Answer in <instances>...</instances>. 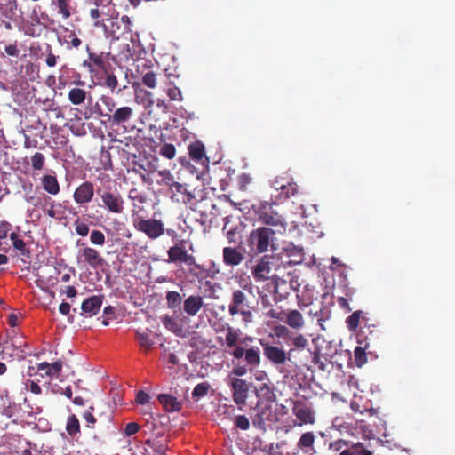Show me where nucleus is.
<instances>
[{
	"instance_id": "nucleus-7",
	"label": "nucleus",
	"mask_w": 455,
	"mask_h": 455,
	"mask_svg": "<svg viewBox=\"0 0 455 455\" xmlns=\"http://www.w3.org/2000/svg\"><path fill=\"white\" fill-rule=\"evenodd\" d=\"M245 291L250 294L253 293V285L251 283L243 286V290L237 289L233 291L228 305V313L231 316L238 315L242 308L249 307V301Z\"/></svg>"
},
{
	"instance_id": "nucleus-63",
	"label": "nucleus",
	"mask_w": 455,
	"mask_h": 455,
	"mask_svg": "<svg viewBox=\"0 0 455 455\" xmlns=\"http://www.w3.org/2000/svg\"><path fill=\"white\" fill-rule=\"evenodd\" d=\"M11 225L9 222L3 220L0 222V240L7 237Z\"/></svg>"
},
{
	"instance_id": "nucleus-32",
	"label": "nucleus",
	"mask_w": 455,
	"mask_h": 455,
	"mask_svg": "<svg viewBox=\"0 0 455 455\" xmlns=\"http://www.w3.org/2000/svg\"><path fill=\"white\" fill-rule=\"evenodd\" d=\"M165 299L168 308L172 310L180 309L182 297L178 291H167Z\"/></svg>"
},
{
	"instance_id": "nucleus-40",
	"label": "nucleus",
	"mask_w": 455,
	"mask_h": 455,
	"mask_svg": "<svg viewBox=\"0 0 455 455\" xmlns=\"http://www.w3.org/2000/svg\"><path fill=\"white\" fill-rule=\"evenodd\" d=\"M58 13L67 20L71 16L69 0H56Z\"/></svg>"
},
{
	"instance_id": "nucleus-26",
	"label": "nucleus",
	"mask_w": 455,
	"mask_h": 455,
	"mask_svg": "<svg viewBox=\"0 0 455 455\" xmlns=\"http://www.w3.org/2000/svg\"><path fill=\"white\" fill-rule=\"evenodd\" d=\"M285 318L283 321L291 328L299 330L304 327L305 321L302 314L299 310H291L287 314L284 313Z\"/></svg>"
},
{
	"instance_id": "nucleus-31",
	"label": "nucleus",
	"mask_w": 455,
	"mask_h": 455,
	"mask_svg": "<svg viewBox=\"0 0 455 455\" xmlns=\"http://www.w3.org/2000/svg\"><path fill=\"white\" fill-rule=\"evenodd\" d=\"M88 92L82 88L74 87L69 90L68 99L73 105H82L87 98Z\"/></svg>"
},
{
	"instance_id": "nucleus-47",
	"label": "nucleus",
	"mask_w": 455,
	"mask_h": 455,
	"mask_svg": "<svg viewBox=\"0 0 455 455\" xmlns=\"http://www.w3.org/2000/svg\"><path fill=\"white\" fill-rule=\"evenodd\" d=\"M24 389L26 391H30L32 394L36 395H39L42 394L41 387L35 381L30 379H27L23 381Z\"/></svg>"
},
{
	"instance_id": "nucleus-37",
	"label": "nucleus",
	"mask_w": 455,
	"mask_h": 455,
	"mask_svg": "<svg viewBox=\"0 0 455 455\" xmlns=\"http://www.w3.org/2000/svg\"><path fill=\"white\" fill-rule=\"evenodd\" d=\"M100 84L103 87H106L110 90L111 92H114L115 90L118 86V80L115 74L105 72V76Z\"/></svg>"
},
{
	"instance_id": "nucleus-52",
	"label": "nucleus",
	"mask_w": 455,
	"mask_h": 455,
	"mask_svg": "<svg viewBox=\"0 0 455 455\" xmlns=\"http://www.w3.org/2000/svg\"><path fill=\"white\" fill-rule=\"evenodd\" d=\"M142 83L148 88H155L156 86V75L153 71H148L142 76Z\"/></svg>"
},
{
	"instance_id": "nucleus-9",
	"label": "nucleus",
	"mask_w": 455,
	"mask_h": 455,
	"mask_svg": "<svg viewBox=\"0 0 455 455\" xmlns=\"http://www.w3.org/2000/svg\"><path fill=\"white\" fill-rule=\"evenodd\" d=\"M228 386L231 388L234 402L240 407L245 405L249 393L247 381L236 377H230Z\"/></svg>"
},
{
	"instance_id": "nucleus-12",
	"label": "nucleus",
	"mask_w": 455,
	"mask_h": 455,
	"mask_svg": "<svg viewBox=\"0 0 455 455\" xmlns=\"http://www.w3.org/2000/svg\"><path fill=\"white\" fill-rule=\"evenodd\" d=\"M357 346L354 351L355 363L357 367H362L367 363V353L370 343L367 335L364 334L363 330L356 332Z\"/></svg>"
},
{
	"instance_id": "nucleus-30",
	"label": "nucleus",
	"mask_w": 455,
	"mask_h": 455,
	"mask_svg": "<svg viewBox=\"0 0 455 455\" xmlns=\"http://www.w3.org/2000/svg\"><path fill=\"white\" fill-rule=\"evenodd\" d=\"M42 186L50 195H57L60 192V184L57 178L53 175H44L42 178Z\"/></svg>"
},
{
	"instance_id": "nucleus-55",
	"label": "nucleus",
	"mask_w": 455,
	"mask_h": 455,
	"mask_svg": "<svg viewBox=\"0 0 455 455\" xmlns=\"http://www.w3.org/2000/svg\"><path fill=\"white\" fill-rule=\"evenodd\" d=\"M291 342H292L293 346L299 349L305 348L308 344L307 339L302 334H299L296 337H294L292 339Z\"/></svg>"
},
{
	"instance_id": "nucleus-42",
	"label": "nucleus",
	"mask_w": 455,
	"mask_h": 455,
	"mask_svg": "<svg viewBox=\"0 0 455 455\" xmlns=\"http://www.w3.org/2000/svg\"><path fill=\"white\" fill-rule=\"evenodd\" d=\"M361 315L362 311L358 310L354 312L347 318L346 323L349 331H355L357 330L361 319Z\"/></svg>"
},
{
	"instance_id": "nucleus-16",
	"label": "nucleus",
	"mask_w": 455,
	"mask_h": 455,
	"mask_svg": "<svg viewBox=\"0 0 455 455\" xmlns=\"http://www.w3.org/2000/svg\"><path fill=\"white\" fill-rule=\"evenodd\" d=\"M170 191L172 200L177 203L188 204L195 199L193 193L188 191L185 185L176 181L170 188Z\"/></svg>"
},
{
	"instance_id": "nucleus-28",
	"label": "nucleus",
	"mask_w": 455,
	"mask_h": 455,
	"mask_svg": "<svg viewBox=\"0 0 455 455\" xmlns=\"http://www.w3.org/2000/svg\"><path fill=\"white\" fill-rule=\"evenodd\" d=\"M231 218V216L224 218L223 231H227V238L229 243H236L237 240L241 238L242 224L240 223L239 226L228 228Z\"/></svg>"
},
{
	"instance_id": "nucleus-50",
	"label": "nucleus",
	"mask_w": 455,
	"mask_h": 455,
	"mask_svg": "<svg viewBox=\"0 0 455 455\" xmlns=\"http://www.w3.org/2000/svg\"><path fill=\"white\" fill-rule=\"evenodd\" d=\"M74 227L76 233L80 236L84 237L89 234V226L86 223L81 221L79 219L74 221Z\"/></svg>"
},
{
	"instance_id": "nucleus-39",
	"label": "nucleus",
	"mask_w": 455,
	"mask_h": 455,
	"mask_svg": "<svg viewBox=\"0 0 455 455\" xmlns=\"http://www.w3.org/2000/svg\"><path fill=\"white\" fill-rule=\"evenodd\" d=\"M68 35L65 36V43L67 44L68 48H79L82 44V41L77 37L76 32L74 30L67 29Z\"/></svg>"
},
{
	"instance_id": "nucleus-62",
	"label": "nucleus",
	"mask_w": 455,
	"mask_h": 455,
	"mask_svg": "<svg viewBox=\"0 0 455 455\" xmlns=\"http://www.w3.org/2000/svg\"><path fill=\"white\" fill-rule=\"evenodd\" d=\"M150 396L146 392L140 390L137 393L136 403L139 404H146L149 402Z\"/></svg>"
},
{
	"instance_id": "nucleus-25",
	"label": "nucleus",
	"mask_w": 455,
	"mask_h": 455,
	"mask_svg": "<svg viewBox=\"0 0 455 455\" xmlns=\"http://www.w3.org/2000/svg\"><path fill=\"white\" fill-rule=\"evenodd\" d=\"M188 251L184 247L183 242H179L167 251L169 262L182 263Z\"/></svg>"
},
{
	"instance_id": "nucleus-57",
	"label": "nucleus",
	"mask_w": 455,
	"mask_h": 455,
	"mask_svg": "<svg viewBox=\"0 0 455 455\" xmlns=\"http://www.w3.org/2000/svg\"><path fill=\"white\" fill-rule=\"evenodd\" d=\"M37 371L44 372V373L40 374L41 377H44V376L52 377L53 376L50 363L47 362H43V363H38Z\"/></svg>"
},
{
	"instance_id": "nucleus-34",
	"label": "nucleus",
	"mask_w": 455,
	"mask_h": 455,
	"mask_svg": "<svg viewBox=\"0 0 455 455\" xmlns=\"http://www.w3.org/2000/svg\"><path fill=\"white\" fill-rule=\"evenodd\" d=\"M66 431L70 436H75L76 434L80 433V423L75 414H72L68 418Z\"/></svg>"
},
{
	"instance_id": "nucleus-23",
	"label": "nucleus",
	"mask_w": 455,
	"mask_h": 455,
	"mask_svg": "<svg viewBox=\"0 0 455 455\" xmlns=\"http://www.w3.org/2000/svg\"><path fill=\"white\" fill-rule=\"evenodd\" d=\"M157 399L166 412L179 411L182 408L181 402L171 395L160 394Z\"/></svg>"
},
{
	"instance_id": "nucleus-15",
	"label": "nucleus",
	"mask_w": 455,
	"mask_h": 455,
	"mask_svg": "<svg viewBox=\"0 0 455 455\" xmlns=\"http://www.w3.org/2000/svg\"><path fill=\"white\" fill-rule=\"evenodd\" d=\"M315 435L313 432L302 434L296 445V455H314L315 453Z\"/></svg>"
},
{
	"instance_id": "nucleus-4",
	"label": "nucleus",
	"mask_w": 455,
	"mask_h": 455,
	"mask_svg": "<svg viewBox=\"0 0 455 455\" xmlns=\"http://www.w3.org/2000/svg\"><path fill=\"white\" fill-rule=\"evenodd\" d=\"M273 204L268 202L261 203L258 211L259 220L265 225L279 227L284 231L287 226L285 219L274 210Z\"/></svg>"
},
{
	"instance_id": "nucleus-27",
	"label": "nucleus",
	"mask_w": 455,
	"mask_h": 455,
	"mask_svg": "<svg viewBox=\"0 0 455 455\" xmlns=\"http://www.w3.org/2000/svg\"><path fill=\"white\" fill-rule=\"evenodd\" d=\"M370 401L363 397V395L355 394L354 399L351 402L350 407L355 413L363 414L370 411Z\"/></svg>"
},
{
	"instance_id": "nucleus-54",
	"label": "nucleus",
	"mask_w": 455,
	"mask_h": 455,
	"mask_svg": "<svg viewBox=\"0 0 455 455\" xmlns=\"http://www.w3.org/2000/svg\"><path fill=\"white\" fill-rule=\"evenodd\" d=\"M290 176H276L271 182L272 188L278 193L281 188L286 186L285 183H288Z\"/></svg>"
},
{
	"instance_id": "nucleus-10",
	"label": "nucleus",
	"mask_w": 455,
	"mask_h": 455,
	"mask_svg": "<svg viewBox=\"0 0 455 455\" xmlns=\"http://www.w3.org/2000/svg\"><path fill=\"white\" fill-rule=\"evenodd\" d=\"M292 413L299 421V426L313 425L315 421L313 407L303 401L297 400L293 403Z\"/></svg>"
},
{
	"instance_id": "nucleus-61",
	"label": "nucleus",
	"mask_w": 455,
	"mask_h": 455,
	"mask_svg": "<svg viewBox=\"0 0 455 455\" xmlns=\"http://www.w3.org/2000/svg\"><path fill=\"white\" fill-rule=\"evenodd\" d=\"M83 418L86 421L88 427L94 428V425L97 422V419L94 417V415L92 413V411H85L84 413L83 414Z\"/></svg>"
},
{
	"instance_id": "nucleus-5",
	"label": "nucleus",
	"mask_w": 455,
	"mask_h": 455,
	"mask_svg": "<svg viewBox=\"0 0 455 455\" xmlns=\"http://www.w3.org/2000/svg\"><path fill=\"white\" fill-rule=\"evenodd\" d=\"M259 344L263 348L264 356L274 365L279 366L283 365L287 361L291 360V353L292 349H290L288 353L283 347L275 346L264 339H259Z\"/></svg>"
},
{
	"instance_id": "nucleus-11",
	"label": "nucleus",
	"mask_w": 455,
	"mask_h": 455,
	"mask_svg": "<svg viewBox=\"0 0 455 455\" xmlns=\"http://www.w3.org/2000/svg\"><path fill=\"white\" fill-rule=\"evenodd\" d=\"M95 196V187L92 181L82 182L74 191L73 199L79 205L90 204Z\"/></svg>"
},
{
	"instance_id": "nucleus-29",
	"label": "nucleus",
	"mask_w": 455,
	"mask_h": 455,
	"mask_svg": "<svg viewBox=\"0 0 455 455\" xmlns=\"http://www.w3.org/2000/svg\"><path fill=\"white\" fill-rule=\"evenodd\" d=\"M286 186L281 188L278 193L275 196L279 200H286L291 196H295L298 193L299 186L293 181V179L290 177Z\"/></svg>"
},
{
	"instance_id": "nucleus-8",
	"label": "nucleus",
	"mask_w": 455,
	"mask_h": 455,
	"mask_svg": "<svg viewBox=\"0 0 455 455\" xmlns=\"http://www.w3.org/2000/svg\"><path fill=\"white\" fill-rule=\"evenodd\" d=\"M100 192V190L98 191ZM103 206L111 213L121 214L124 209V201L122 195L116 190H104L99 193Z\"/></svg>"
},
{
	"instance_id": "nucleus-33",
	"label": "nucleus",
	"mask_w": 455,
	"mask_h": 455,
	"mask_svg": "<svg viewBox=\"0 0 455 455\" xmlns=\"http://www.w3.org/2000/svg\"><path fill=\"white\" fill-rule=\"evenodd\" d=\"M239 334H240L239 330L234 329L229 324H227V334H226L225 341H226L227 346L229 348L235 349L236 347H239L237 345V342L239 339Z\"/></svg>"
},
{
	"instance_id": "nucleus-64",
	"label": "nucleus",
	"mask_w": 455,
	"mask_h": 455,
	"mask_svg": "<svg viewBox=\"0 0 455 455\" xmlns=\"http://www.w3.org/2000/svg\"><path fill=\"white\" fill-rule=\"evenodd\" d=\"M4 51L7 55L12 57H18L20 54V50L18 49L16 44H10L5 46Z\"/></svg>"
},
{
	"instance_id": "nucleus-44",
	"label": "nucleus",
	"mask_w": 455,
	"mask_h": 455,
	"mask_svg": "<svg viewBox=\"0 0 455 455\" xmlns=\"http://www.w3.org/2000/svg\"><path fill=\"white\" fill-rule=\"evenodd\" d=\"M89 60L90 62H87L86 60L84 62V66L88 67L90 70H92V65L102 68L104 67V60L103 58L100 55H97L95 53H90L89 54Z\"/></svg>"
},
{
	"instance_id": "nucleus-17",
	"label": "nucleus",
	"mask_w": 455,
	"mask_h": 455,
	"mask_svg": "<svg viewBox=\"0 0 455 455\" xmlns=\"http://www.w3.org/2000/svg\"><path fill=\"white\" fill-rule=\"evenodd\" d=\"M78 256L84 259V262L90 266L92 268H98L105 262L100 253L89 246H85L78 252Z\"/></svg>"
},
{
	"instance_id": "nucleus-51",
	"label": "nucleus",
	"mask_w": 455,
	"mask_h": 455,
	"mask_svg": "<svg viewBox=\"0 0 455 455\" xmlns=\"http://www.w3.org/2000/svg\"><path fill=\"white\" fill-rule=\"evenodd\" d=\"M251 181L252 178L248 173H242L237 176V185L240 190L245 191Z\"/></svg>"
},
{
	"instance_id": "nucleus-49",
	"label": "nucleus",
	"mask_w": 455,
	"mask_h": 455,
	"mask_svg": "<svg viewBox=\"0 0 455 455\" xmlns=\"http://www.w3.org/2000/svg\"><path fill=\"white\" fill-rule=\"evenodd\" d=\"M160 155L167 159H172L176 155V148L171 143L164 144L160 148Z\"/></svg>"
},
{
	"instance_id": "nucleus-38",
	"label": "nucleus",
	"mask_w": 455,
	"mask_h": 455,
	"mask_svg": "<svg viewBox=\"0 0 455 455\" xmlns=\"http://www.w3.org/2000/svg\"><path fill=\"white\" fill-rule=\"evenodd\" d=\"M10 239L12 242L13 248L19 251L21 255H27L29 253V251L27 249L25 242L22 239H20L19 235L16 233H11Z\"/></svg>"
},
{
	"instance_id": "nucleus-53",
	"label": "nucleus",
	"mask_w": 455,
	"mask_h": 455,
	"mask_svg": "<svg viewBox=\"0 0 455 455\" xmlns=\"http://www.w3.org/2000/svg\"><path fill=\"white\" fill-rule=\"evenodd\" d=\"M235 425L241 430H248L250 427L249 419L244 415H238L234 419Z\"/></svg>"
},
{
	"instance_id": "nucleus-19",
	"label": "nucleus",
	"mask_w": 455,
	"mask_h": 455,
	"mask_svg": "<svg viewBox=\"0 0 455 455\" xmlns=\"http://www.w3.org/2000/svg\"><path fill=\"white\" fill-rule=\"evenodd\" d=\"M204 306L203 297L200 295H190L183 302V310L188 316H195Z\"/></svg>"
},
{
	"instance_id": "nucleus-24",
	"label": "nucleus",
	"mask_w": 455,
	"mask_h": 455,
	"mask_svg": "<svg viewBox=\"0 0 455 455\" xmlns=\"http://www.w3.org/2000/svg\"><path fill=\"white\" fill-rule=\"evenodd\" d=\"M163 325L169 330L170 331L173 332L176 336L180 338L187 337L188 331L183 328V326L175 319L169 315H164L161 318Z\"/></svg>"
},
{
	"instance_id": "nucleus-56",
	"label": "nucleus",
	"mask_w": 455,
	"mask_h": 455,
	"mask_svg": "<svg viewBox=\"0 0 455 455\" xmlns=\"http://www.w3.org/2000/svg\"><path fill=\"white\" fill-rule=\"evenodd\" d=\"M182 263H185L188 266L195 267V268H199L201 272H207L205 268L203 267L200 264L196 263V258L192 254L187 253Z\"/></svg>"
},
{
	"instance_id": "nucleus-36",
	"label": "nucleus",
	"mask_w": 455,
	"mask_h": 455,
	"mask_svg": "<svg viewBox=\"0 0 455 455\" xmlns=\"http://www.w3.org/2000/svg\"><path fill=\"white\" fill-rule=\"evenodd\" d=\"M145 443L153 450L156 455H166L169 450L168 444L162 441L147 440Z\"/></svg>"
},
{
	"instance_id": "nucleus-1",
	"label": "nucleus",
	"mask_w": 455,
	"mask_h": 455,
	"mask_svg": "<svg viewBox=\"0 0 455 455\" xmlns=\"http://www.w3.org/2000/svg\"><path fill=\"white\" fill-rule=\"evenodd\" d=\"M275 231L267 227L253 229L248 238V246L255 254L265 253L273 243Z\"/></svg>"
},
{
	"instance_id": "nucleus-48",
	"label": "nucleus",
	"mask_w": 455,
	"mask_h": 455,
	"mask_svg": "<svg viewBox=\"0 0 455 455\" xmlns=\"http://www.w3.org/2000/svg\"><path fill=\"white\" fill-rule=\"evenodd\" d=\"M210 385L207 382L197 384L192 392L193 397L200 398L205 396L209 391Z\"/></svg>"
},
{
	"instance_id": "nucleus-20",
	"label": "nucleus",
	"mask_w": 455,
	"mask_h": 455,
	"mask_svg": "<svg viewBox=\"0 0 455 455\" xmlns=\"http://www.w3.org/2000/svg\"><path fill=\"white\" fill-rule=\"evenodd\" d=\"M222 254L223 262L229 267L238 266L244 259L243 254L237 248L225 247Z\"/></svg>"
},
{
	"instance_id": "nucleus-6",
	"label": "nucleus",
	"mask_w": 455,
	"mask_h": 455,
	"mask_svg": "<svg viewBox=\"0 0 455 455\" xmlns=\"http://www.w3.org/2000/svg\"><path fill=\"white\" fill-rule=\"evenodd\" d=\"M229 354L235 360H240L244 357V362L249 366L250 371L259 367L261 363L260 349L257 346L250 347H236Z\"/></svg>"
},
{
	"instance_id": "nucleus-2",
	"label": "nucleus",
	"mask_w": 455,
	"mask_h": 455,
	"mask_svg": "<svg viewBox=\"0 0 455 455\" xmlns=\"http://www.w3.org/2000/svg\"><path fill=\"white\" fill-rule=\"evenodd\" d=\"M132 220L134 228L145 234L149 239H157L164 233V223L161 220L144 219L137 214H132Z\"/></svg>"
},
{
	"instance_id": "nucleus-3",
	"label": "nucleus",
	"mask_w": 455,
	"mask_h": 455,
	"mask_svg": "<svg viewBox=\"0 0 455 455\" xmlns=\"http://www.w3.org/2000/svg\"><path fill=\"white\" fill-rule=\"evenodd\" d=\"M274 258L269 255H264L255 260L254 264L250 267L251 275L255 282L261 283L267 280H269L272 275V265H273ZM249 263H253L252 260H250L246 263L247 267H249Z\"/></svg>"
},
{
	"instance_id": "nucleus-58",
	"label": "nucleus",
	"mask_w": 455,
	"mask_h": 455,
	"mask_svg": "<svg viewBox=\"0 0 455 455\" xmlns=\"http://www.w3.org/2000/svg\"><path fill=\"white\" fill-rule=\"evenodd\" d=\"M102 15H103V12L100 11V9L98 7L92 8L90 10V17L92 20H95L94 24H93L94 27H99L101 24V22L99 19Z\"/></svg>"
},
{
	"instance_id": "nucleus-35",
	"label": "nucleus",
	"mask_w": 455,
	"mask_h": 455,
	"mask_svg": "<svg viewBox=\"0 0 455 455\" xmlns=\"http://www.w3.org/2000/svg\"><path fill=\"white\" fill-rule=\"evenodd\" d=\"M156 182L159 185H166L169 188L175 182L173 175L171 173L169 170H162L156 172Z\"/></svg>"
},
{
	"instance_id": "nucleus-60",
	"label": "nucleus",
	"mask_w": 455,
	"mask_h": 455,
	"mask_svg": "<svg viewBox=\"0 0 455 455\" xmlns=\"http://www.w3.org/2000/svg\"><path fill=\"white\" fill-rule=\"evenodd\" d=\"M250 370L248 365H237L233 367L231 373L237 376L242 377L247 374L248 371Z\"/></svg>"
},
{
	"instance_id": "nucleus-45",
	"label": "nucleus",
	"mask_w": 455,
	"mask_h": 455,
	"mask_svg": "<svg viewBox=\"0 0 455 455\" xmlns=\"http://www.w3.org/2000/svg\"><path fill=\"white\" fill-rule=\"evenodd\" d=\"M166 93L171 100L181 101L183 100L180 89L173 84H168Z\"/></svg>"
},
{
	"instance_id": "nucleus-46",
	"label": "nucleus",
	"mask_w": 455,
	"mask_h": 455,
	"mask_svg": "<svg viewBox=\"0 0 455 455\" xmlns=\"http://www.w3.org/2000/svg\"><path fill=\"white\" fill-rule=\"evenodd\" d=\"M90 241L97 246H103L106 242L105 235L100 230H92L90 235Z\"/></svg>"
},
{
	"instance_id": "nucleus-22",
	"label": "nucleus",
	"mask_w": 455,
	"mask_h": 455,
	"mask_svg": "<svg viewBox=\"0 0 455 455\" xmlns=\"http://www.w3.org/2000/svg\"><path fill=\"white\" fill-rule=\"evenodd\" d=\"M188 154L192 160L197 163L204 164V162H208V158L205 156V148L204 145L199 141H194L189 144L188 148Z\"/></svg>"
},
{
	"instance_id": "nucleus-21",
	"label": "nucleus",
	"mask_w": 455,
	"mask_h": 455,
	"mask_svg": "<svg viewBox=\"0 0 455 455\" xmlns=\"http://www.w3.org/2000/svg\"><path fill=\"white\" fill-rule=\"evenodd\" d=\"M102 305V299L100 296H91L86 299L81 305V309L84 314L92 316L96 315Z\"/></svg>"
},
{
	"instance_id": "nucleus-43",
	"label": "nucleus",
	"mask_w": 455,
	"mask_h": 455,
	"mask_svg": "<svg viewBox=\"0 0 455 455\" xmlns=\"http://www.w3.org/2000/svg\"><path fill=\"white\" fill-rule=\"evenodd\" d=\"M45 164V156L44 154L40 152H36L31 156V166L34 171H41L43 170Z\"/></svg>"
},
{
	"instance_id": "nucleus-18",
	"label": "nucleus",
	"mask_w": 455,
	"mask_h": 455,
	"mask_svg": "<svg viewBox=\"0 0 455 455\" xmlns=\"http://www.w3.org/2000/svg\"><path fill=\"white\" fill-rule=\"evenodd\" d=\"M100 103L96 104L97 113L100 116L109 119V116L116 110V103L109 95H101L99 99Z\"/></svg>"
},
{
	"instance_id": "nucleus-41",
	"label": "nucleus",
	"mask_w": 455,
	"mask_h": 455,
	"mask_svg": "<svg viewBox=\"0 0 455 455\" xmlns=\"http://www.w3.org/2000/svg\"><path fill=\"white\" fill-rule=\"evenodd\" d=\"M136 337L140 348L144 349L145 352H148L154 345V341L145 332H137Z\"/></svg>"
},
{
	"instance_id": "nucleus-13",
	"label": "nucleus",
	"mask_w": 455,
	"mask_h": 455,
	"mask_svg": "<svg viewBox=\"0 0 455 455\" xmlns=\"http://www.w3.org/2000/svg\"><path fill=\"white\" fill-rule=\"evenodd\" d=\"M113 115L109 116L108 122L112 126H122L126 128L125 124L129 123L134 115V110L129 106L117 108Z\"/></svg>"
},
{
	"instance_id": "nucleus-59",
	"label": "nucleus",
	"mask_w": 455,
	"mask_h": 455,
	"mask_svg": "<svg viewBox=\"0 0 455 455\" xmlns=\"http://www.w3.org/2000/svg\"><path fill=\"white\" fill-rule=\"evenodd\" d=\"M139 430H140V426L138 423L130 422V423L126 424V426L124 427V434L127 436H131V435H133L136 433H138Z\"/></svg>"
},
{
	"instance_id": "nucleus-14",
	"label": "nucleus",
	"mask_w": 455,
	"mask_h": 455,
	"mask_svg": "<svg viewBox=\"0 0 455 455\" xmlns=\"http://www.w3.org/2000/svg\"><path fill=\"white\" fill-rule=\"evenodd\" d=\"M255 411L256 414L252 419L253 426L258 428H265V422L272 420L271 406L258 401Z\"/></svg>"
}]
</instances>
